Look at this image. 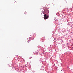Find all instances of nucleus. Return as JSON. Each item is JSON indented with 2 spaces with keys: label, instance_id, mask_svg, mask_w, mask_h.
I'll return each instance as SVG.
<instances>
[{
  "label": "nucleus",
  "instance_id": "f257e3e1",
  "mask_svg": "<svg viewBox=\"0 0 73 73\" xmlns=\"http://www.w3.org/2000/svg\"><path fill=\"white\" fill-rule=\"evenodd\" d=\"M49 18V15H46V14H45L44 15V19L45 20Z\"/></svg>",
  "mask_w": 73,
  "mask_h": 73
},
{
  "label": "nucleus",
  "instance_id": "f03ea898",
  "mask_svg": "<svg viewBox=\"0 0 73 73\" xmlns=\"http://www.w3.org/2000/svg\"><path fill=\"white\" fill-rule=\"evenodd\" d=\"M26 13H27V12L26 11H25V12H24L25 14H27Z\"/></svg>",
  "mask_w": 73,
  "mask_h": 73
},
{
  "label": "nucleus",
  "instance_id": "7ed1b4c3",
  "mask_svg": "<svg viewBox=\"0 0 73 73\" xmlns=\"http://www.w3.org/2000/svg\"><path fill=\"white\" fill-rule=\"evenodd\" d=\"M15 2H16V1H15Z\"/></svg>",
  "mask_w": 73,
  "mask_h": 73
}]
</instances>
